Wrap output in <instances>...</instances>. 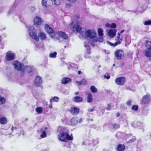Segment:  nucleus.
Instances as JSON below:
<instances>
[{
	"label": "nucleus",
	"instance_id": "f257e3e1",
	"mask_svg": "<svg viewBox=\"0 0 151 151\" xmlns=\"http://www.w3.org/2000/svg\"><path fill=\"white\" fill-rule=\"evenodd\" d=\"M57 132L60 133L58 136L59 140L64 142L68 140H73V137L72 134L70 136L69 135L68 130L67 128L62 126L59 127L58 128Z\"/></svg>",
	"mask_w": 151,
	"mask_h": 151
},
{
	"label": "nucleus",
	"instance_id": "f03ea898",
	"mask_svg": "<svg viewBox=\"0 0 151 151\" xmlns=\"http://www.w3.org/2000/svg\"><path fill=\"white\" fill-rule=\"evenodd\" d=\"M27 28V30L29 32L30 36L36 42L39 41V37H40L42 40H44L46 39V35L44 32H40L39 33V35L37 36L36 32V30L33 26H29Z\"/></svg>",
	"mask_w": 151,
	"mask_h": 151
},
{
	"label": "nucleus",
	"instance_id": "7ed1b4c3",
	"mask_svg": "<svg viewBox=\"0 0 151 151\" xmlns=\"http://www.w3.org/2000/svg\"><path fill=\"white\" fill-rule=\"evenodd\" d=\"M22 71L23 73H28L31 76H33L37 73L36 70L33 66H25L23 68Z\"/></svg>",
	"mask_w": 151,
	"mask_h": 151
},
{
	"label": "nucleus",
	"instance_id": "20e7f679",
	"mask_svg": "<svg viewBox=\"0 0 151 151\" xmlns=\"http://www.w3.org/2000/svg\"><path fill=\"white\" fill-rule=\"evenodd\" d=\"M85 35L87 38H90L92 40L93 42L97 41L96 39H94L96 36V33L95 31L90 29L87 30L85 32Z\"/></svg>",
	"mask_w": 151,
	"mask_h": 151
},
{
	"label": "nucleus",
	"instance_id": "39448f33",
	"mask_svg": "<svg viewBox=\"0 0 151 151\" xmlns=\"http://www.w3.org/2000/svg\"><path fill=\"white\" fill-rule=\"evenodd\" d=\"M151 100V96L148 94L143 96L141 101V103L143 105L148 104Z\"/></svg>",
	"mask_w": 151,
	"mask_h": 151
},
{
	"label": "nucleus",
	"instance_id": "423d86ee",
	"mask_svg": "<svg viewBox=\"0 0 151 151\" xmlns=\"http://www.w3.org/2000/svg\"><path fill=\"white\" fill-rule=\"evenodd\" d=\"M77 22L76 20L73 21L71 23V25L73 26V29L74 31H76L81 34V27L78 25H76Z\"/></svg>",
	"mask_w": 151,
	"mask_h": 151
},
{
	"label": "nucleus",
	"instance_id": "0eeeda50",
	"mask_svg": "<svg viewBox=\"0 0 151 151\" xmlns=\"http://www.w3.org/2000/svg\"><path fill=\"white\" fill-rule=\"evenodd\" d=\"M45 29L47 32L49 34L50 37H53L55 35V33L54 32L53 29L50 27L47 24L45 25Z\"/></svg>",
	"mask_w": 151,
	"mask_h": 151
},
{
	"label": "nucleus",
	"instance_id": "6e6552de",
	"mask_svg": "<svg viewBox=\"0 0 151 151\" xmlns=\"http://www.w3.org/2000/svg\"><path fill=\"white\" fill-rule=\"evenodd\" d=\"M131 125L134 128L138 127L139 129H142V131H144V125L143 123L139 122H134L131 124Z\"/></svg>",
	"mask_w": 151,
	"mask_h": 151
},
{
	"label": "nucleus",
	"instance_id": "1a4fd4ad",
	"mask_svg": "<svg viewBox=\"0 0 151 151\" xmlns=\"http://www.w3.org/2000/svg\"><path fill=\"white\" fill-rule=\"evenodd\" d=\"M89 43L85 42L84 43V46L86 48V52L85 53L84 57L86 58H89V55L91 53V50L90 48Z\"/></svg>",
	"mask_w": 151,
	"mask_h": 151
},
{
	"label": "nucleus",
	"instance_id": "9d476101",
	"mask_svg": "<svg viewBox=\"0 0 151 151\" xmlns=\"http://www.w3.org/2000/svg\"><path fill=\"white\" fill-rule=\"evenodd\" d=\"M115 81V83L119 86L123 85L125 81V78L124 77H120L116 78Z\"/></svg>",
	"mask_w": 151,
	"mask_h": 151
},
{
	"label": "nucleus",
	"instance_id": "9b49d317",
	"mask_svg": "<svg viewBox=\"0 0 151 151\" xmlns=\"http://www.w3.org/2000/svg\"><path fill=\"white\" fill-rule=\"evenodd\" d=\"M12 64L14 66L15 68L18 70L20 71L22 69V67L24 66V65L21 63L17 61H15L12 63Z\"/></svg>",
	"mask_w": 151,
	"mask_h": 151
},
{
	"label": "nucleus",
	"instance_id": "f8f14e48",
	"mask_svg": "<svg viewBox=\"0 0 151 151\" xmlns=\"http://www.w3.org/2000/svg\"><path fill=\"white\" fill-rule=\"evenodd\" d=\"M115 56L119 60H121L124 56V53L123 51L119 50L115 52Z\"/></svg>",
	"mask_w": 151,
	"mask_h": 151
},
{
	"label": "nucleus",
	"instance_id": "ddd939ff",
	"mask_svg": "<svg viewBox=\"0 0 151 151\" xmlns=\"http://www.w3.org/2000/svg\"><path fill=\"white\" fill-rule=\"evenodd\" d=\"M52 0H42V5L45 7L51 6L52 4Z\"/></svg>",
	"mask_w": 151,
	"mask_h": 151
},
{
	"label": "nucleus",
	"instance_id": "4468645a",
	"mask_svg": "<svg viewBox=\"0 0 151 151\" xmlns=\"http://www.w3.org/2000/svg\"><path fill=\"white\" fill-rule=\"evenodd\" d=\"M15 55L14 53L7 52L6 53V55L5 59L6 61H10L14 59Z\"/></svg>",
	"mask_w": 151,
	"mask_h": 151
},
{
	"label": "nucleus",
	"instance_id": "2eb2a0df",
	"mask_svg": "<svg viewBox=\"0 0 151 151\" xmlns=\"http://www.w3.org/2000/svg\"><path fill=\"white\" fill-rule=\"evenodd\" d=\"M79 109L78 108L73 107L71 108L70 112L73 115H76L79 113Z\"/></svg>",
	"mask_w": 151,
	"mask_h": 151
},
{
	"label": "nucleus",
	"instance_id": "dca6fc26",
	"mask_svg": "<svg viewBox=\"0 0 151 151\" xmlns=\"http://www.w3.org/2000/svg\"><path fill=\"white\" fill-rule=\"evenodd\" d=\"M116 32L115 29H110L108 32V35L110 37L113 38L115 36Z\"/></svg>",
	"mask_w": 151,
	"mask_h": 151
},
{
	"label": "nucleus",
	"instance_id": "f3484780",
	"mask_svg": "<svg viewBox=\"0 0 151 151\" xmlns=\"http://www.w3.org/2000/svg\"><path fill=\"white\" fill-rule=\"evenodd\" d=\"M34 22L36 25H40L41 24L42 21L40 18L35 17L34 19Z\"/></svg>",
	"mask_w": 151,
	"mask_h": 151
},
{
	"label": "nucleus",
	"instance_id": "a211bd4d",
	"mask_svg": "<svg viewBox=\"0 0 151 151\" xmlns=\"http://www.w3.org/2000/svg\"><path fill=\"white\" fill-rule=\"evenodd\" d=\"M42 82V80L41 78L39 76L36 77L35 80V83L37 86H39Z\"/></svg>",
	"mask_w": 151,
	"mask_h": 151
},
{
	"label": "nucleus",
	"instance_id": "6ab92c4d",
	"mask_svg": "<svg viewBox=\"0 0 151 151\" xmlns=\"http://www.w3.org/2000/svg\"><path fill=\"white\" fill-rule=\"evenodd\" d=\"M71 79L68 77H64L61 80V83L64 84H66L71 81Z\"/></svg>",
	"mask_w": 151,
	"mask_h": 151
},
{
	"label": "nucleus",
	"instance_id": "aec40b11",
	"mask_svg": "<svg viewBox=\"0 0 151 151\" xmlns=\"http://www.w3.org/2000/svg\"><path fill=\"white\" fill-rule=\"evenodd\" d=\"M144 52L145 53V55L149 58L150 60H151V49H146Z\"/></svg>",
	"mask_w": 151,
	"mask_h": 151
},
{
	"label": "nucleus",
	"instance_id": "412c9836",
	"mask_svg": "<svg viewBox=\"0 0 151 151\" xmlns=\"http://www.w3.org/2000/svg\"><path fill=\"white\" fill-rule=\"evenodd\" d=\"M125 148V146L123 144H119L116 148V150L117 151H124Z\"/></svg>",
	"mask_w": 151,
	"mask_h": 151
},
{
	"label": "nucleus",
	"instance_id": "4be33fe9",
	"mask_svg": "<svg viewBox=\"0 0 151 151\" xmlns=\"http://www.w3.org/2000/svg\"><path fill=\"white\" fill-rule=\"evenodd\" d=\"M59 35L64 39H67L68 37V35L65 32L60 31L59 32Z\"/></svg>",
	"mask_w": 151,
	"mask_h": 151
},
{
	"label": "nucleus",
	"instance_id": "5701e85b",
	"mask_svg": "<svg viewBox=\"0 0 151 151\" xmlns=\"http://www.w3.org/2000/svg\"><path fill=\"white\" fill-rule=\"evenodd\" d=\"M78 119L77 117L73 118L71 120V124L73 125H76L78 124Z\"/></svg>",
	"mask_w": 151,
	"mask_h": 151
},
{
	"label": "nucleus",
	"instance_id": "b1692460",
	"mask_svg": "<svg viewBox=\"0 0 151 151\" xmlns=\"http://www.w3.org/2000/svg\"><path fill=\"white\" fill-rule=\"evenodd\" d=\"M7 122V120L5 117H2L0 118V123L3 124H6Z\"/></svg>",
	"mask_w": 151,
	"mask_h": 151
},
{
	"label": "nucleus",
	"instance_id": "393cba45",
	"mask_svg": "<svg viewBox=\"0 0 151 151\" xmlns=\"http://www.w3.org/2000/svg\"><path fill=\"white\" fill-rule=\"evenodd\" d=\"M121 43V42L120 41L114 43H112L109 41H107L106 42V43L108 45L114 47H115V46H117L118 44H120Z\"/></svg>",
	"mask_w": 151,
	"mask_h": 151
},
{
	"label": "nucleus",
	"instance_id": "a878e982",
	"mask_svg": "<svg viewBox=\"0 0 151 151\" xmlns=\"http://www.w3.org/2000/svg\"><path fill=\"white\" fill-rule=\"evenodd\" d=\"M74 101L77 103L80 102L83 100L82 98L80 96H76L74 98Z\"/></svg>",
	"mask_w": 151,
	"mask_h": 151
},
{
	"label": "nucleus",
	"instance_id": "bb28decb",
	"mask_svg": "<svg viewBox=\"0 0 151 151\" xmlns=\"http://www.w3.org/2000/svg\"><path fill=\"white\" fill-rule=\"evenodd\" d=\"M145 45L147 47L146 49H151V42L147 40L146 41L145 44Z\"/></svg>",
	"mask_w": 151,
	"mask_h": 151
},
{
	"label": "nucleus",
	"instance_id": "cd10ccee",
	"mask_svg": "<svg viewBox=\"0 0 151 151\" xmlns=\"http://www.w3.org/2000/svg\"><path fill=\"white\" fill-rule=\"evenodd\" d=\"M105 26L107 27L115 28L116 27V25L114 23H113L111 24L107 23L105 24Z\"/></svg>",
	"mask_w": 151,
	"mask_h": 151
},
{
	"label": "nucleus",
	"instance_id": "c85d7f7f",
	"mask_svg": "<svg viewBox=\"0 0 151 151\" xmlns=\"http://www.w3.org/2000/svg\"><path fill=\"white\" fill-rule=\"evenodd\" d=\"M59 98L58 97H52L51 99H50V101L51 103H52V102H58L59 101Z\"/></svg>",
	"mask_w": 151,
	"mask_h": 151
},
{
	"label": "nucleus",
	"instance_id": "c756f323",
	"mask_svg": "<svg viewBox=\"0 0 151 151\" xmlns=\"http://www.w3.org/2000/svg\"><path fill=\"white\" fill-rule=\"evenodd\" d=\"M125 41L126 42V44L125 46H126L127 45H129L131 42L130 37L129 36H127L125 37Z\"/></svg>",
	"mask_w": 151,
	"mask_h": 151
},
{
	"label": "nucleus",
	"instance_id": "7c9ffc66",
	"mask_svg": "<svg viewBox=\"0 0 151 151\" xmlns=\"http://www.w3.org/2000/svg\"><path fill=\"white\" fill-rule=\"evenodd\" d=\"M87 102L88 103H91L93 101V97L92 95L90 93H88L87 96Z\"/></svg>",
	"mask_w": 151,
	"mask_h": 151
},
{
	"label": "nucleus",
	"instance_id": "2f4dec72",
	"mask_svg": "<svg viewBox=\"0 0 151 151\" xmlns=\"http://www.w3.org/2000/svg\"><path fill=\"white\" fill-rule=\"evenodd\" d=\"M90 89L92 93H95L97 92L98 90L94 86H91L90 88Z\"/></svg>",
	"mask_w": 151,
	"mask_h": 151
},
{
	"label": "nucleus",
	"instance_id": "473e14b6",
	"mask_svg": "<svg viewBox=\"0 0 151 151\" xmlns=\"http://www.w3.org/2000/svg\"><path fill=\"white\" fill-rule=\"evenodd\" d=\"M103 31L102 29L99 28L98 31V35L100 37L102 36L103 35Z\"/></svg>",
	"mask_w": 151,
	"mask_h": 151
},
{
	"label": "nucleus",
	"instance_id": "72a5a7b5",
	"mask_svg": "<svg viewBox=\"0 0 151 151\" xmlns=\"http://www.w3.org/2000/svg\"><path fill=\"white\" fill-rule=\"evenodd\" d=\"M57 53L56 52H54L53 53H51L50 54L49 56L50 58H55L56 57Z\"/></svg>",
	"mask_w": 151,
	"mask_h": 151
},
{
	"label": "nucleus",
	"instance_id": "f704fd0d",
	"mask_svg": "<svg viewBox=\"0 0 151 151\" xmlns=\"http://www.w3.org/2000/svg\"><path fill=\"white\" fill-rule=\"evenodd\" d=\"M35 110L38 114H40L42 112L43 109L41 107H38L35 109Z\"/></svg>",
	"mask_w": 151,
	"mask_h": 151
},
{
	"label": "nucleus",
	"instance_id": "c9c22d12",
	"mask_svg": "<svg viewBox=\"0 0 151 151\" xmlns=\"http://www.w3.org/2000/svg\"><path fill=\"white\" fill-rule=\"evenodd\" d=\"M6 101L5 99L2 97H0V104H4Z\"/></svg>",
	"mask_w": 151,
	"mask_h": 151
},
{
	"label": "nucleus",
	"instance_id": "e433bc0d",
	"mask_svg": "<svg viewBox=\"0 0 151 151\" xmlns=\"http://www.w3.org/2000/svg\"><path fill=\"white\" fill-rule=\"evenodd\" d=\"M144 24L145 25H151V20H149L147 21H145L144 22Z\"/></svg>",
	"mask_w": 151,
	"mask_h": 151
},
{
	"label": "nucleus",
	"instance_id": "4c0bfd02",
	"mask_svg": "<svg viewBox=\"0 0 151 151\" xmlns=\"http://www.w3.org/2000/svg\"><path fill=\"white\" fill-rule=\"evenodd\" d=\"M112 127L113 128L117 129L120 127V126L118 124H113Z\"/></svg>",
	"mask_w": 151,
	"mask_h": 151
},
{
	"label": "nucleus",
	"instance_id": "58836bf2",
	"mask_svg": "<svg viewBox=\"0 0 151 151\" xmlns=\"http://www.w3.org/2000/svg\"><path fill=\"white\" fill-rule=\"evenodd\" d=\"M42 138H44L46 137V133L45 131H42V134L40 135Z\"/></svg>",
	"mask_w": 151,
	"mask_h": 151
},
{
	"label": "nucleus",
	"instance_id": "ea45409f",
	"mask_svg": "<svg viewBox=\"0 0 151 151\" xmlns=\"http://www.w3.org/2000/svg\"><path fill=\"white\" fill-rule=\"evenodd\" d=\"M14 7H12L11 8H10L9 10L7 13V14L8 16L12 13V12L14 10Z\"/></svg>",
	"mask_w": 151,
	"mask_h": 151
},
{
	"label": "nucleus",
	"instance_id": "a19ab883",
	"mask_svg": "<svg viewBox=\"0 0 151 151\" xmlns=\"http://www.w3.org/2000/svg\"><path fill=\"white\" fill-rule=\"evenodd\" d=\"M62 0H54L55 4L57 5H59Z\"/></svg>",
	"mask_w": 151,
	"mask_h": 151
},
{
	"label": "nucleus",
	"instance_id": "79ce46f5",
	"mask_svg": "<svg viewBox=\"0 0 151 151\" xmlns=\"http://www.w3.org/2000/svg\"><path fill=\"white\" fill-rule=\"evenodd\" d=\"M132 109L135 111H137L138 109V106L137 105H134L132 107Z\"/></svg>",
	"mask_w": 151,
	"mask_h": 151
},
{
	"label": "nucleus",
	"instance_id": "37998d69",
	"mask_svg": "<svg viewBox=\"0 0 151 151\" xmlns=\"http://www.w3.org/2000/svg\"><path fill=\"white\" fill-rule=\"evenodd\" d=\"M81 81L82 85H85L87 83V81L86 80L84 79H82Z\"/></svg>",
	"mask_w": 151,
	"mask_h": 151
},
{
	"label": "nucleus",
	"instance_id": "c03bdc74",
	"mask_svg": "<svg viewBox=\"0 0 151 151\" xmlns=\"http://www.w3.org/2000/svg\"><path fill=\"white\" fill-rule=\"evenodd\" d=\"M132 102V101L131 100H128L126 102V104L128 106H130L131 105Z\"/></svg>",
	"mask_w": 151,
	"mask_h": 151
},
{
	"label": "nucleus",
	"instance_id": "a18cd8bd",
	"mask_svg": "<svg viewBox=\"0 0 151 151\" xmlns=\"http://www.w3.org/2000/svg\"><path fill=\"white\" fill-rule=\"evenodd\" d=\"M136 140V138L135 137H133L132 139L129 140L128 142L129 143H131L134 141Z\"/></svg>",
	"mask_w": 151,
	"mask_h": 151
},
{
	"label": "nucleus",
	"instance_id": "49530a36",
	"mask_svg": "<svg viewBox=\"0 0 151 151\" xmlns=\"http://www.w3.org/2000/svg\"><path fill=\"white\" fill-rule=\"evenodd\" d=\"M94 111V109L89 108L88 109V112L90 113V112H93Z\"/></svg>",
	"mask_w": 151,
	"mask_h": 151
},
{
	"label": "nucleus",
	"instance_id": "de8ad7c7",
	"mask_svg": "<svg viewBox=\"0 0 151 151\" xmlns=\"http://www.w3.org/2000/svg\"><path fill=\"white\" fill-rule=\"evenodd\" d=\"M104 78H106L107 79H109L110 78V76L108 75H105L104 76Z\"/></svg>",
	"mask_w": 151,
	"mask_h": 151
},
{
	"label": "nucleus",
	"instance_id": "09e8293b",
	"mask_svg": "<svg viewBox=\"0 0 151 151\" xmlns=\"http://www.w3.org/2000/svg\"><path fill=\"white\" fill-rule=\"evenodd\" d=\"M30 9L32 12H34L35 10V7L33 6H31L30 7Z\"/></svg>",
	"mask_w": 151,
	"mask_h": 151
},
{
	"label": "nucleus",
	"instance_id": "8fccbe9b",
	"mask_svg": "<svg viewBox=\"0 0 151 151\" xmlns=\"http://www.w3.org/2000/svg\"><path fill=\"white\" fill-rule=\"evenodd\" d=\"M11 132H10V133H9L10 134L12 133L13 132V131H14V127L12 125V126H11Z\"/></svg>",
	"mask_w": 151,
	"mask_h": 151
},
{
	"label": "nucleus",
	"instance_id": "3c124183",
	"mask_svg": "<svg viewBox=\"0 0 151 151\" xmlns=\"http://www.w3.org/2000/svg\"><path fill=\"white\" fill-rule=\"evenodd\" d=\"M142 113L145 115H147V111H146L144 109L142 111Z\"/></svg>",
	"mask_w": 151,
	"mask_h": 151
},
{
	"label": "nucleus",
	"instance_id": "603ef678",
	"mask_svg": "<svg viewBox=\"0 0 151 151\" xmlns=\"http://www.w3.org/2000/svg\"><path fill=\"white\" fill-rule=\"evenodd\" d=\"M104 40L102 37L99 38L98 41L100 42H102Z\"/></svg>",
	"mask_w": 151,
	"mask_h": 151
},
{
	"label": "nucleus",
	"instance_id": "864d4df0",
	"mask_svg": "<svg viewBox=\"0 0 151 151\" xmlns=\"http://www.w3.org/2000/svg\"><path fill=\"white\" fill-rule=\"evenodd\" d=\"M87 115H88V117H90L91 116H92V113H91L87 112Z\"/></svg>",
	"mask_w": 151,
	"mask_h": 151
},
{
	"label": "nucleus",
	"instance_id": "5fc2aeb1",
	"mask_svg": "<svg viewBox=\"0 0 151 151\" xmlns=\"http://www.w3.org/2000/svg\"><path fill=\"white\" fill-rule=\"evenodd\" d=\"M76 82L77 84H78L79 85H82L81 81H76Z\"/></svg>",
	"mask_w": 151,
	"mask_h": 151
},
{
	"label": "nucleus",
	"instance_id": "6e6d98bb",
	"mask_svg": "<svg viewBox=\"0 0 151 151\" xmlns=\"http://www.w3.org/2000/svg\"><path fill=\"white\" fill-rule=\"evenodd\" d=\"M106 109L108 110H109L111 109V106L110 105H108V107L106 108Z\"/></svg>",
	"mask_w": 151,
	"mask_h": 151
},
{
	"label": "nucleus",
	"instance_id": "4d7b16f0",
	"mask_svg": "<svg viewBox=\"0 0 151 151\" xmlns=\"http://www.w3.org/2000/svg\"><path fill=\"white\" fill-rule=\"evenodd\" d=\"M67 0L71 3L74 2L76 1V0Z\"/></svg>",
	"mask_w": 151,
	"mask_h": 151
},
{
	"label": "nucleus",
	"instance_id": "13d9d810",
	"mask_svg": "<svg viewBox=\"0 0 151 151\" xmlns=\"http://www.w3.org/2000/svg\"><path fill=\"white\" fill-rule=\"evenodd\" d=\"M52 103H50V105L49 106V107H50V108L51 109L52 108Z\"/></svg>",
	"mask_w": 151,
	"mask_h": 151
},
{
	"label": "nucleus",
	"instance_id": "bf43d9fd",
	"mask_svg": "<svg viewBox=\"0 0 151 151\" xmlns=\"http://www.w3.org/2000/svg\"><path fill=\"white\" fill-rule=\"evenodd\" d=\"M118 36L117 37V39L119 40V39L120 37V33H118Z\"/></svg>",
	"mask_w": 151,
	"mask_h": 151
},
{
	"label": "nucleus",
	"instance_id": "052dcab7",
	"mask_svg": "<svg viewBox=\"0 0 151 151\" xmlns=\"http://www.w3.org/2000/svg\"><path fill=\"white\" fill-rule=\"evenodd\" d=\"M82 118H80L79 119H78V122L80 123L81 121H82Z\"/></svg>",
	"mask_w": 151,
	"mask_h": 151
},
{
	"label": "nucleus",
	"instance_id": "680f3d73",
	"mask_svg": "<svg viewBox=\"0 0 151 151\" xmlns=\"http://www.w3.org/2000/svg\"><path fill=\"white\" fill-rule=\"evenodd\" d=\"M78 73L79 75H80L82 73V72L81 71L79 70L78 71Z\"/></svg>",
	"mask_w": 151,
	"mask_h": 151
},
{
	"label": "nucleus",
	"instance_id": "e2e57ef3",
	"mask_svg": "<svg viewBox=\"0 0 151 151\" xmlns=\"http://www.w3.org/2000/svg\"><path fill=\"white\" fill-rule=\"evenodd\" d=\"M120 115V114L119 113H116V116L118 117Z\"/></svg>",
	"mask_w": 151,
	"mask_h": 151
},
{
	"label": "nucleus",
	"instance_id": "0e129e2a",
	"mask_svg": "<svg viewBox=\"0 0 151 151\" xmlns=\"http://www.w3.org/2000/svg\"><path fill=\"white\" fill-rule=\"evenodd\" d=\"M21 134H22V135H23L24 134V131H22L21 133Z\"/></svg>",
	"mask_w": 151,
	"mask_h": 151
},
{
	"label": "nucleus",
	"instance_id": "69168bd1",
	"mask_svg": "<svg viewBox=\"0 0 151 151\" xmlns=\"http://www.w3.org/2000/svg\"><path fill=\"white\" fill-rule=\"evenodd\" d=\"M73 65L74 66H75V68H78V66L77 65H74L73 64Z\"/></svg>",
	"mask_w": 151,
	"mask_h": 151
},
{
	"label": "nucleus",
	"instance_id": "338daca9",
	"mask_svg": "<svg viewBox=\"0 0 151 151\" xmlns=\"http://www.w3.org/2000/svg\"><path fill=\"white\" fill-rule=\"evenodd\" d=\"M102 112H104V108H102V110L101 111Z\"/></svg>",
	"mask_w": 151,
	"mask_h": 151
},
{
	"label": "nucleus",
	"instance_id": "774afa93",
	"mask_svg": "<svg viewBox=\"0 0 151 151\" xmlns=\"http://www.w3.org/2000/svg\"><path fill=\"white\" fill-rule=\"evenodd\" d=\"M92 127L93 128H95L96 127V126L94 125H92Z\"/></svg>",
	"mask_w": 151,
	"mask_h": 151
}]
</instances>
